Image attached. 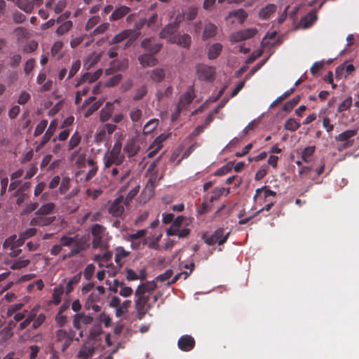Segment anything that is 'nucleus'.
Returning a JSON list of instances; mask_svg holds the SVG:
<instances>
[{"mask_svg":"<svg viewBox=\"0 0 359 359\" xmlns=\"http://www.w3.org/2000/svg\"><path fill=\"white\" fill-rule=\"evenodd\" d=\"M36 316V309H31L27 314L26 318L22 320L18 326V330H23L27 327L32 322L34 318Z\"/></svg>","mask_w":359,"mask_h":359,"instance_id":"473e14b6","label":"nucleus"},{"mask_svg":"<svg viewBox=\"0 0 359 359\" xmlns=\"http://www.w3.org/2000/svg\"><path fill=\"white\" fill-rule=\"evenodd\" d=\"M114 105L110 102H107L105 106L101 109L100 118L102 122L107 121L113 114Z\"/></svg>","mask_w":359,"mask_h":359,"instance_id":"393cba45","label":"nucleus"},{"mask_svg":"<svg viewBox=\"0 0 359 359\" xmlns=\"http://www.w3.org/2000/svg\"><path fill=\"white\" fill-rule=\"evenodd\" d=\"M16 6L27 13H31L34 9L31 0H18Z\"/></svg>","mask_w":359,"mask_h":359,"instance_id":"e433bc0d","label":"nucleus"},{"mask_svg":"<svg viewBox=\"0 0 359 359\" xmlns=\"http://www.w3.org/2000/svg\"><path fill=\"white\" fill-rule=\"evenodd\" d=\"M222 45L219 43L212 44L208 50V58L210 60L216 59L222 50Z\"/></svg>","mask_w":359,"mask_h":359,"instance_id":"2f4dec72","label":"nucleus"},{"mask_svg":"<svg viewBox=\"0 0 359 359\" xmlns=\"http://www.w3.org/2000/svg\"><path fill=\"white\" fill-rule=\"evenodd\" d=\"M316 151L315 146H309L305 147L302 151V159L305 163H310L312 159V156Z\"/></svg>","mask_w":359,"mask_h":359,"instance_id":"f704fd0d","label":"nucleus"},{"mask_svg":"<svg viewBox=\"0 0 359 359\" xmlns=\"http://www.w3.org/2000/svg\"><path fill=\"white\" fill-rule=\"evenodd\" d=\"M81 278V273H79L71 278L67 282L66 287L65 288L66 294L71 293L74 290V285L78 284Z\"/></svg>","mask_w":359,"mask_h":359,"instance_id":"c9c22d12","label":"nucleus"},{"mask_svg":"<svg viewBox=\"0 0 359 359\" xmlns=\"http://www.w3.org/2000/svg\"><path fill=\"white\" fill-rule=\"evenodd\" d=\"M93 321V318L91 316L86 315L83 313H79L74 316L73 325L76 330H80L81 329V323L89 325Z\"/></svg>","mask_w":359,"mask_h":359,"instance_id":"4468645a","label":"nucleus"},{"mask_svg":"<svg viewBox=\"0 0 359 359\" xmlns=\"http://www.w3.org/2000/svg\"><path fill=\"white\" fill-rule=\"evenodd\" d=\"M140 149V147L136 138H131L128 140L123 148V150L127 154L128 158L136 156Z\"/></svg>","mask_w":359,"mask_h":359,"instance_id":"ddd939ff","label":"nucleus"},{"mask_svg":"<svg viewBox=\"0 0 359 359\" xmlns=\"http://www.w3.org/2000/svg\"><path fill=\"white\" fill-rule=\"evenodd\" d=\"M217 32V27L212 23H208L204 27L202 39L205 41L208 39L214 37Z\"/></svg>","mask_w":359,"mask_h":359,"instance_id":"cd10ccee","label":"nucleus"},{"mask_svg":"<svg viewBox=\"0 0 359 359\" xmlns=\"http://www.w3.org/2000/svg\"><path fill=\"white\" fill-rule=\"evenodd\" d=\"M100 300V294H97V293L93 292L91 293L84 305V307L86 310H90V307L93 306V304H95L96 302Z\"/></svg>","mask_w":359,"mask_h":359,"instance_id":"de8ad7c7","label":"nucleus"},{"mask_svg":"<svg viewBox=\"0 0 359 359\" xmlns=\"http://www.w3.org/2000/svg\"><path fill=\"white\" fill-rule=\"evenodd\" d=\"M138 61L142 67H154L158 64V60L150 53L140 55Z\"/></svg>","mask_w":359,"mask_h":359,"instance_id":"a211bd4d","label":"nucleus"},{"mask_svg":"<svg viewBox=\"0 0 359 359\" xmlns=\"http://www.w3.org/2000/svg\"><path fill=\"white\" fill-rule=\"evenodd\" d=\"M231 18H236L240 24H243L248 18V13L243 8L233 10L229 13L226 20H229Z\"/></svg>","mask_w":359,"mask_h":359,"instance_id":"5701e85b","label":"nucleus"},{"mask_svg":"<svg viewBox=\"0 0 359 359\" xmlns=\"http://www.w3.org/2000/svg\"><path fill=\"white\" fill-rule=\"evenodd\" d=\"M124 197L120 196L116 198L108 208V212L114 217H120L123 215L126 204Z\"/></svg>","mask_w":359,"mask_h":359,"instance_id":"1a4fd4ad","label":"nucleus"},{"mask_svg":"<svg viewBox=\"0 0 359 359\" xmlns=\"http://www.w3.org/2000/svg\"><path fill=\"white\" fill-rule=\"evenodd\" d=\"M122 144L120 142H116L111 149L104 156L105 168L109 169L112 165H121L125 158L121 154Z\"/></svg>","mask_w":359,"mask_h":359,"instance_id":"f03ea898","label":"nucleus"},{"mask_svg":"<svg viewBox=\"0 0 359 359\" xmlns=\"http://www.w3.org/2000/svg\"><path fill=\"white\" fill-rule=\"evenodd\" d=\"M230 231L227 232L224 234V228H218L215 232L214 234L218 240V245H222L226 243L227 241Z\"/></svg>","mask_w":359,"mask_h":359,"instance_id":"58836bf2","label":"nucleus"},{"mask_svg":"<svg viewBox=\"0 0 359 359\" xmlns=\"http://www.w3.org/2000/svg\"><path fill=\"white\" fill-rule=\"evenodd\" d=\"M177 30V29L175 27V25H172L170 23L164 27L160 32L159 36L161 39H166L167 41L170 43V40H173L177 36V34H175Z\"/></svg>","mask_w":359,"mask_h":359,"instance_id":"2eb2a0df","label":"nucleus"},{"mask_svg":"<svg viewBox=\"0 0 359 359\" xmlns=\"http://www.w3.org/2000/svg\"><path fill=\"white\" fill-rule=\"evenodd\" d=\"M30 260L29 259H24V257H22L14 261L11 266V269L13 270L20 269L28 266Z\"/></svg>","mask_w":359,"mask_h":359,"instance_id":"37998d69","label":"nucleus"},{"mask_svg":"<svg viewBox=\"0 0 359 359\" xmlns=\"http://www.w3.org/2000/svg\"><path fill=\"white\" fill-rule=\"evenodd\" d=\"M74 237H70L68 236H62L60 239V243L62 245V247H71L72 245L74 246Z\"/></svg>","mask_w":359,"mask_h":359,"instance_id":"bf43d9fd","label":"nucleus"},{"mask_svg":"<svg viewBox=\"0 0 359 359\" xmlns=\"http://www.w3.org/2000/svg\"><path fill=\"white\" fill-rule=\"evenodd\" d=\"M18 243L19 240L16 241V236H12L7 238L3 244L6 252L11 257H16L22 252V250L18 248L21 243Z\"/></svg>","mask_w":359,"mask_h":359,"instance_id":"0eeeda50","label":"nucleus"},{"mask_svg":"<svg viewBox=\"0 0 359 359\" xmlns=\"http://www.w3.org/2000/svg\"><path fill=\"white\" fill-rule=\"evenodd\" d=\"M148 93V87L146 84L137 88L135 90V94L133 97V100L135 102L140 101L143 99Z\"/></svg>","mask_w":359,"mask_h":359,"instance_id":"72a5a7b5","label":"nucleus"},{"mask_svg":"<svg viewBox=\"0 0 359 359\" xmlns=\"http://www.w3.org/2000/svg\"><path fill=\"white\" fill-rule=\"evenodd\" d=\"M65 292V290L62 286L55 287L52 294V302L55 305L59 304Z\"/></svg>","mask_w":359,"mask_h":359,"instance_id":"ea45409f","label":"nucleus"},{"mask_svg":"<svg viewBox=\"0 0 359 359\" xmlns=\"http://www.w3.org/2000/svg\"><path fill=\"white\" fill-rule=\"evenodd\" d=\"M55 209V204L52 202L46 203L43 204L39 208H38L34 215L48 216L53 213Z\"/></svg>","mask_w":359,"mask_h":359,"instance_id":"4be33fe9","label":"nucleus"},{"mask_svg":"<svg viewBox=\"0 0 359 359\" xmlns=\"http://www.w3.org/2000/svg\"><path fill=\"white\" fill-rule=\"evenodd\" d=\"M257 29L255 27L248 28L243 30H239L233 33L230 36V41L231 43H238L242 41L250 39L254 37L257 34Z\"/></svg>","mask_w":359,"mask_h":359,"instance_id":"6e6552de","label":"nucleus"},{"mask_svg":"<svg viewBox=\"0 0 359 359\" xmlns=\"http://www.w3.org/2000/svg\"><path fill=\"white\" fill-rule=\"evenodd\" d=\"M94 353V348L88 347L86 346H83L80 349L78 357H86L89 358L91 357Z\"/></svg>","mask_w":359,"mask_h":359,"instance_id":"4d7b16f0","label":"nucleus"},{"mask_svg":"<svg viewBox=\"0 0 359 359\" xmlns=\"http://www.w3.org/2000/svg\"><path fill=\"white\" fill-rule=\"evenodd\" d=\"M317 17L316 13L314 11H311L302 18L300 23L304 27H309L313 25Z\"/></svg>","mask_w":359,"mask_h":359,"instance_id":"4c0bfd02","label":"nucleus"},{"mask_svg":"<svg viewBox=\"0 0 359 359\" xmlns=\"http://www.w3.org/2000/svg\"><path fill=\"white\" fill-rule=\"evenodd\" d=\"M115 252L114 261L119 267H121L123 264L122 259L127 257L130 255V252L126 251L122 246L117 247Z\"/></svg>","mask_w":359,"mask_h":359,"instance_id":"c85d7f7f","label":"nucleus"},{"mask_svg":"<svg viewBox=\"0 0 359 359\" xmlns=\"http://www.w3.org/2000/svg\"><path fill=\"white\" fill-rule=\"evenodd\" d=\"M13 196L16 198V205L19 206L29 198L28 193L18 192L17 190L14 191Z\"/></svg>","mask_w":359,"mask_h":359,"instance_id":"864d4df0","label":"nucleus"},{"mask_svg":"<svg viewBox=\"0 0 359 359\" xmlns=\"http://www.w3.org/2000/svg\"><path fill=\"white\" fill-rule=\"evenodd\" d=\"M300 100V97L298 95L292 100L285 102L283 107V110L284 111L290 112L292 110V109L299 103Z\"/></svg>","mask_w":359,"mask_h":359,"instance_id":"3c124183","label":"nucleus"},{"mask_svg":"<svg viewBox=\"0 0 359 359\" xmlns=\"http://www.w3.org/2000/svg\"><path fill=\"white\" fill-rule=\"evenodd\" d=\"M100 21V18L98 15H95L88 19L86 25V29L87 31L93 29L95 25H97Z\"/></svg>","mask_w":359,"mask_h":359,"instance_id":"0e129e2a","label":"nucleus"},{"mask_svg":"<svg viewBox=\"0 0 359 359\" xmlns=\"http://www.w3.org/2000/svg\"><path fill=\"white\" fill-rule=\"evenodd\" d=\"M123 76L121 74H118L111 77L107 82L106 86L107 87H113L119 83Z\"/></svg>","mask_w":359,"mask_h":359,"instance_id":"774afa93","label":"nucleus"},{"mask_svg":"<svg viewBox=\"0 0 359 359\" xmlns=\"http://www.w3.org/2000/svg\"><path fill=\"white\" fill-rule=\"evenodd\" d=\"M93 236L92 246L94 249L104 248L107 245L109 233L106 227L100 224L92 226L90 229Z\"/></svg>","mask_w":359,"mask_h":359,"instance_id":"f257e3e1","label":"nucleus"},{"mask_svg":"<svg viewBox=\"0 0 359 359\" xmlns=\"http://www.w3.org/2000/svg\"><path fill=\"white\" fill-rule=\"evenodd\" d=\"M102 104V101H97L94 103H93L86 111L84 114V116L86 118L91 116L95 111H97L100 106Z\"/></svg>","mask_w":359,"mask_h":359,"instance_id":"052dcab7","label":"nucleus"},{"mask_svg":"<svg viewBox=\"0 0 359 359\" xmlns=\"http://www.w3.org/2000/svg\"><path fill=\"white\" fill-rule=\"evenodd\" d=\"M157 287V284L155 280L151 281H147L144 283L140 284L137 290H139L144 293L149 294V292L155 290Z\"/></svg>","mask_w":359,"mask_h":359,"instance_id":"7c9ffc66","label":"nucleus"},{"mask_svg":"<svg viewBox=\"0 0 359 359\" xmlns=\"http://www.w3.org/2000/svg\"><path fill=\"white\" fill-rule=\"evenodd\" d=\"M74 246L80 252L87 250L90 246L88 237L86 236L81 237L78 235L75 236Z\"/></svg>","mask_w":359,"mask_h":359,"instance_id":"aec40b11","label":"nucleus"},{"mask_svg":"<svg viewBox=\"0 0 359 359\" xmlns=\"http://www.w3.org/2000/svg\"><path fill=\"white\" fill-rule=\"evenodd\" d=\"M130 11V8L126 6H121L116 8L109 17L110 21H116L121 19L126 15Z\"/></svg>","mask_w":359,"mask_h":359,"instance_id":"a878e982","label":"nucleus"},{"mask_svg":"<svg viewBox=\"0 0 359 359\" xmlns=\"http://www.w3.org/2000/svg\"><path fill=\"white\" fill-rule=\"evenodd\" d=\"M55 216L34 215V217L30 221V225L40 227L47 226L52 224L55 220Z\"/></svg>","mask_w":359,"mask_h":359,"instance_id":"f8f14e48","label":"nucleus"},{"mask_svg":"<svg viewBox=\"0 0 359 359\" xmlns=\"http://www.w3.org/2000/svg\"><path fill=\"white\" fill-rule=\"evenodd\" d=\"M211 208L212 205H210L207 201L204 199V201L197 208V212L198 215H203L209 212L211 210Z\"/></svg>","mask_w":359,"mask_h":359,"instance_id":"e2e57ef3","label":"nucleus"},{"mask_svg":"<svg viewBox=\"0 0 359 359\" xmlns=\"http://www.w3.org/2000/svg\"><path fill=\"white\" fill-rule=\"evenodd\" d=\"M299 127H300V123H298L297 121H296V120L292 118H288L285 121V125H284V128L285 130L292 131V132L296 131L297 130H298L299 128Z\"/></svg>","mask_w":359,"mask_h":359,"instance_id":"a18cd8bd","label":"nucleus"},{"mask_svg":"<svg viewBox=\"0 0 359 359\" xmlns=\"http://www.w3.org/2000/svg\"><path fill=\"white\" fill-rule=\"evenodd\" d=\"M102 70L98 69L94 74H91L90 73H86L82 79L83 81H88L89 83H93L96 81L102 75Z\"/></svg>","mask_w":359,"mask_h":359,"instance_id":"09e8293b","label":"nucleus"},{"mask_svg":"<svg viewBox=\"0 0 359 359\" xmlns=\"http://www.w3.org/2000/svg\"><path fill=\"white\" fill-rule=\"evenodd\" d=\"M173 274V271L171 269H167L163 273L157 276L155 278L156 282H164L168 280Z\"/></svg>","mask_w":359,"mask_h":359,"instance_id":"69168bd1","label":"nucleus"},{"mask_svg":"<svg viewBox=\"0 0 359 359\" xmlns=\"http://www.w3.org/2000/svg\"><path fill=\"white\" fill-rule=\"evenodd\" d=\"M264 191V198L266 199L269 196H276V192L267 189V187H263L262 188L257 189L255 191V194L253 197L254 200H256L257 197H259V194H262V192Z\"/></svg>","mask_w":359,"mask_h":359,"instance_id":"79ce46f5","label":"nucleus"},{"mask_svg":"<svg viewBox=\"0 0 359 359\" xmlns=\"http://www.w3.org/2000/svg\"><path fill=\"white\" fill-rule=\"evenodd\" d=\"M48 125V121L46 119L41 120L36 126V128L34 132V136L38 137L41 135L43 131L45 130L46 128Z\"/></svg>","mask_w":359,"mask_h":359,"instance_id":"5fc2aeb1","label":"nucleus"},{"mask_svg":"<svg viewBox=\"0 0 359 359\" xmlns=\"http://www.w3.org/2000/svg\"><path fill=\"white\" fill-rule=\"evenodd\" d=\"M224 191V188H215L212 193L208 194L204 199L211 205L215 201L219 198Z\"/></svg>","mask_w":359,"mask_h":359,"instance_id":"c756f323","label":"nucleus"},{"mask_svg":"<svg viewBox=\"0 0 359 359\" xmlns=\"http://www.w3.org/2000/svg\"><path fill=\"white\" fill-rule=\"evenodd\" d=\"M196 74L199 80L212 82L215 79L216 69L215 67L199 64L196 66Z\"/></svg>","mask_w":359,"mask_h":359,"instance_id":"39448f33","label":"nucleus"},{"mask_svg":"<svg viewBox=\"0 0 359 359\" xmlns=\"http://www.w3.org/2000/svg\"><path fill=\"white\" fill-rule=\"evenodd\" d=\"M173 89L172 86H168L164 91H161L158 90L156 92L155 96L156 100L160 102L163 100L164 97H170L172 94Z\"/></svg>","mask_w":359,"mask_h":359,"instance_id":"8fccbe9b","label":"nucleus"},{"mask_svg":"<svg viewBox=\"0 0 359 359\" xmlns=\"http://www.w3.org/2000/svg\"><path fill=\"white\" fill-rule=\"evenodd\" d=\"M40 309L39 305H36L34 306L32 309H36V316L34 318L32 325V330H36L38 329L45 321L46 316L44 313H39L38 314L39 310Z\"/></svg>","mask_w":359,"mask_h":359,"instance_id":"b1692460","label":"nucleus"},{"mask_svg":"<svg viewBox=\"0 0 359 359\" xmlns=\"http://www.w3.org/2000/svg\"><path fill=\"white\" fill-rule=\"evenodd\" d=\"M277 6L274 4H269L262 8L259 13V17L262 20L269 19L276 11Z\"/></svg>","mask_w":359,"mask_h":359,"instance_id":"412c9836","label":"nucleus"},{"mask_svg":"<svg viewBox=\"0 0 359 359\" xmlns=\"http://www.w3.org/2000/svg\"><path fill=\"white\" fill-rule=\"evenodd\" d=\"M358 133V129L346 130L335 137L337 142L341 144L339 147V151H341L351 147L354 144V140L352 139Z\"/></svg>","mask_w":359,"mask_h":359,"instance_id":"20e7f679","label":"nucleus"},{"mask_svg":"<svg viewBox=\"0 0 359 359\" xmlns=\"http://www.w3.org/2000/svg\"><path fill=\"white\" fill-rule=\"evenodd\" d=\"M81 137L76 131L71 137L68 143V150L71 151L76 148L81 142Z\"/></svg>","mask_w":359,"mask_h":359,"instance_id":"c03bdc74","label":"nucleus"},{"mask_svg":"<svg viewBox=\"0 0 359 359\" xmlns=\"http://www.w3.org/2000/svg\"><path fill=\"white\" fill-rule=\"evenodd\" d=\"M195 97L194 87L191 86L190 89L184 93L178 101L177 104L182 107L184 109L189 105Z\"/></svg>","mask_w":359,"mask_h":359,"instance_id":"6ab92c4d","label":"nucleus"},{"mask_svg":"<svg viewBox=\"0 0 359 359\" xmlns=\"http://www.w3.org/2000/svg\"><path fill=\"white\" fill-rule=\"evenodd\" d=\"M352 104V97H348L346 98L338 107L337 111L339 113L343 112L348 109Z\"/></svg>","mask_w":359,"mask_h":359,"instance_id":"680f3d73","label":"nucleus"},{"mask_svg":"<svg viewBox=\"0 0 359 359\" xmlns=\"http://www.w3.org/2000/svg\"><path fill=\"white\" fill-rule=\"evenodd\" d=\"M170 43H176L188 49L191 43V37L188 34H177L173 40H170Z\"/></svg>","mask_w":359,"mask_h":359,"instance_id":"f3484780","label":"nucleus"},{"mask_svg":"<svg viewBox=\"0 0 359 359\" xmlns=\"http://www.w3.org/2000/svg\"><path fill=\"white\" fill-rule=\"evenodd\" d=\"M135 296V306L137 313V316L139 319H142L151 308L148 304L149 295L136 289Z\"/></svg>","mask_w":359,"mask_h":359,"instance_id":"7ed1b4c3","label":"nucleus"},{"mask_svg":"<svg viewBox=\"0 0 359 359\" xmlns=\"http://www.w3.org/2000/svg\"><path fill=\"white\" fill-rule=\"evenodd\" d=\"M168 137V135L161 134L158 136L149 146L148 158H153L162 148L163 142Z\"/></svg>","mask_w":359,"mask_h":359,"instance_id":"9b49d317","label":"nucleus"},{"mask_svg":"<svg viewBox=\"0 0 359 359\" xmlns=\"http://www.w3.org/2000/svg\"><path fill=\"white\" fill-rule=\"evenodd\" d=\"M165 77V69L163 68H155L151 71L149 78L151 81L155 83H160Z\"/></svg>","mask_w":359,"mask_h":359,"instance_id":"bb28decb","label":"nucleus"},{"mask_svg":"<svg viewBox=\"0 0 359 359\" xmlns=\"http://www.w3.org/2000/svg\"><path fill=\"white\" fill-rule=\"evenodd\" d=\"M158 120L156 118H152L149 120L143 128V133L148 135L152 133L158 126Z\"/></svg>","mask_w":359,"mask_h":359,"instance_id":"a19ab883","label":"nucleus"},{"mask_svg":"<svg viewBox=\"0 0 359 359\" xmlns=\"http://www.w3.org/2000/svg\"><path fill=\"white\" fill-rule=\"evenodd\" d=\"M140 190V186L137 185L134 188H133L129 193L127 194L126 197L124 198V203L126 205H128L133 199L137 196Z\"/></svg>","mask_w":359,"mask_h":359,"instance_id":"6e6d98bb","label":"nucleus"},{"mask_svg":"<svg viewBox=\"0 0 359 359\" xmlns=\"http://www.w3.org/2000/svg\"><path fill=\"white\" fill-rule=\"evenodd\" d=\"M140 33L133 29H125L123 32L116 34L110 41V44L118 43L125 39H128L126 46H130L140 36Z\"/></svg>","mask_w":359,"mask_h":359,"instance_id":"423d86ee","label":"nucleus"},{"mask_svg":"<svg viewBox=\"0 0 359 359\" xmlns=\"http://www.w3.org/2000/svg\"><path fill=\"white\" fill-rule=\"evenodd\" d=\"M73 27V23L70 20H67L59 26L56 30V34L58 36H62L69 32Z\"/></svg>","mask_w":359,"mask_h":359,"instance_id":"49530a36","label":"nucleus"},{"mask_svg":"<svg viewBox=\"0 0 359 359\" xmlns=\"http://www.w3.org/2000/svg\"><path fill=\"white\" fill-rule=\"evenodd\" d=\"M196 344L195 339L191 335L185 334L180 337L177 341L179 348L182 351H191Z\"/></svg>","mask_w":359,"mask_h":359,"instance_id":"9d476101","label":"nucleus"},{"mask_svg":"<svg viewBox=\"0 0 359 359\" xmlns=\"http://www.w3.org/2000/svg\"><path fill=\"white\" fill-rule=\"evenodd\" d=\"M57 127V121L56 120H53L50 122L46 133L43 136L42 140L38 146V149H41V148L43 147L44 145L50 140V138L53 135Z\"/></svg>","mask_w":359,"mask_h":359,"instance_id":"dca6fc26","label":"nucleus"},{"mask_svg":"<svg viewBox=\"0 0 359 359\" xmlns=\"http://www.w3.org/2000/svg\"><path fill=\"white\" fill-rule=\"evenodd\" d=\"M142 117V111L139 108H134L130 111V118L133 122H138Z\"/></svg>","mask_w":359,"mask_h":359,"instance_id":"13d9d810","label":"nucleus"},{"mask_svg":"<svg viewBox=\"0 0 359 359\" xmlns=\"http://www.w3.org/2000/svg\"><path fill=\"white\" fill-rule=\"evenodd\" d=\"M71 182L68 177H65L60 182L59 192L60 194H65L70 189Z\"/></svg>","mask_w":359,"mask_h":359,"instance_id":"603ef678","label":"nucleus"},{"mask_svg":"<svg viewBox=\"0 0 359 359\" xmlns=\"http://www.w3.org/2000/svg\"><path fill=\"white\" fill-rule=\"evenodd\" d=\"M113 253L111 251H107L104 252L102 255H95V260L107 262L111 259Z\"/></svg>","mask_w":359,"mask_h":359,"instance_id":"338daca9","label":"nucleus"}]
</instances>
